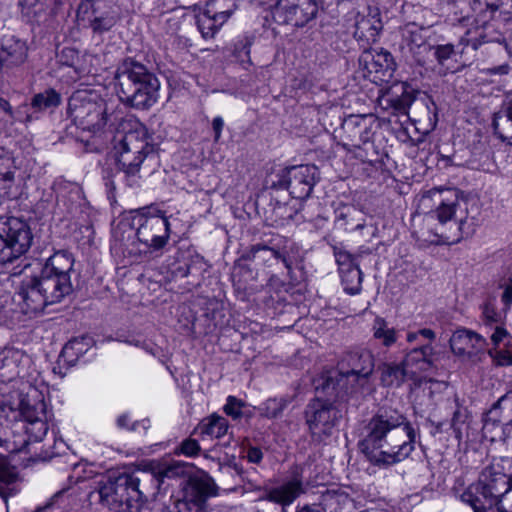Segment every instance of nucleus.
I'll return each mask as SVG.
<instances>
[{
	"label": "nucleus",
	"instance_id": "obj_34",
	"mask_svg": "<svg viewBox=\"0 0 512 512\" xmlns=\"http://www.w3.org/2000/svg\"><path fill=\"white\" fill-rule=\"evenodd\" d=\"M228 421L219 415H212L209 418L204 419L198 429L201 435H206L211 438H221L228 431Z\"/></svg>",
	"mask_w": 512,
	"mask_h": 512
},
{
	"label": "nucleus",
	"instance_id": "obj_35",
	"mask_svg": "<svg viewBox=\"0 0 512 512\" xmlns=\"http://www.w3.org/2000/svg\"><path fill=\"white\" fill-rule=\"evenodd\" d=\"M247 258L249 260H258L264 263L269 262L270 260H281L285 267L290 270L291 269V261H289L285 256H283L279 251L270 248L266 245L256 244L253 245L248 252Z\"/></svg>",
	"mask_w": 512,
	"mask_h": 512
},
{
	"label": "nucleus",
	"instance_id": "obj_3",
	"mask_svg": "<svg viewBox=\"0 0 512 512\" xmlns=\"http://www.w3.org/2000/svg\"><path fill=\"white\" fill-rule=\"evenodd\" d=\"M171 229L164 216H148L141 211L122 218L114 229L115 246L133 261L158 255L168 243Z\"/></svg>",
	"mask_w": 512,
	"mask_h": 512
},
{
	"label": "nucleus",
	"instance_id": "obj_62",
	"mask_svg": "<svg viewBox=\"0 0 512 512\" xmlns=\"http://www.w3.org/2000/svg\"><path fill=\"white\" fill-rule=\"evenodd\" d=\"M418 337H419V332L418 331L417 332H409L407 334V341L409 343H412V342L416 341L418 339Z\"/></svg>",
	"mask_w": 512,
	"mask_h": 512
},
{
	"label": "nucleus",
	"instance_id": "obj_33",
	"mask_svg": "<svg viewBox=\"0 0 512 512\" xmlns=\"http://www.w3.org/2000/svg\"><path fill=\"white\" fill-rule=\"evenodd\" d=\"M362 213L352 206H343L336 210V222L346 230H361L364 228Z\"/></svg>",
	"mask_w": 512,
	"mask_h": 512
},
{
	"label": "nucleus",
	"instance_id": "obj_41",
	"mask_svg": "<svg viewBox=\"0 0 512 512\" xmlns=\"http://www.w3.org/2000/svg\"><path fill=\"white\" fill-rule=\"evenodd\" d=\"M14 172L10 169L9 159L2 160L0 164V189L6 190L12 187Z\"/></svg>",
	"mask_w": 512,
	"mask_h": 512
},
{
	"label": "nucleus",
	"instance_id": "obj_51",
	"mask_svg": "<svg viewBox=\"0 0 512 512\" xmlns=\"http://www.w3.org/2000/svg\"><path fill=\"white\" fill-rule=\"evenodd\" d=\"M223 126H224V121L223 119L218 116V117H215L212 121V127H213V130H214V133H215V141H218L220 136H221V132H222V129H223Z\"/></svg>",
	"mask_w": 512,
	"mask_h": 512
},
{
	"label": "nucleus",
	"instance_id": "obj_63",
	"mask_svg": "<svg viewBox=\"0 0 512 512\" xmlns=\"http://www.w3.org/2000/svg\"><path fill=\"white\" fill-rule=\"evenodd\" d=\"M464 223H465V220L460 219V221H459V226H458V228H459V230H460V231H462Z\"/></svg>",
	"mask_w": 512,
	"mask_h": 512
},
{
	"label": "nucleus",
	"instance_id": "obj_10",
	"mask_svg": "<svg viewBox=\"0 0 512 512\" xmlns=\"http://www.w3.org/2000/svg\"><path fill=\"white\" fill-rule=\"evenodd\" d=\"M33 235L28 224L16 217L0 218V264L11 263L30 248Z\"/></svg>",
	"mask_w": 512,
	"mask_h": 512
},
{
	"label": "nucleus",
	"instance_id": "obj_46",
	"mask_svg": "<svg viewBox=\"0 0 512 512\" xmlns=\"http://www.w3.org/2000/svg\"><path fill=\"white\" fill-rule=\"evenodd\" d=\"M435 57L440 65H444L445 62L451 58L454 54V46L451 44L438 45L435 48Z\"/></svg>",
	"mask_w": 512,
	"mask_h": 512
},
{
	"label": "nucleus",
	"instance_id": "obj_52",
	"mask_svg": "<svg viewBox=\"0 0 512 512\" xmlns=\"http://www.w3.org/2000/svg\"><path fill=\"white\" fill-rule=\"evenodd\" d=\"M509 70H510L509 65L503 64V65L495 66L492 68H488L485 70V73L489 74V75H495V74L506 75V74H508Z\"/></svg>",
	"mask_w": 512,
	"mask_h": 512
},
{
	"label": "nucleus",
	"instance_id": "obj_22",
	"mask_svg": "<svg viewBox=\"0 0 512 512\" xmlns=\"http://www.w3.org/2000/svg\"><path fill=\"white\" fill-rule=\"evenodd\" d=\"M360 61L365 64L369 73L378 74L379 80L391 78L395 70L394 59L391 53L386 50L364 51Z\"/></svg>",
	"mask_w": 512,
	"mask_h": 512
},
{
	"label": "nucleus",
	"instance_id": "obj_23",
	"mask_svg": "<svg viewBox=\"0 0 512 512\" xmlns=\"http://www.w3.org/2000/svg\"><path fill=\"white\" fill-rule=\"evenodd\" d=\"M433 355L434 348L431 344L416 347L405 355L402 363L407 368L410 379L416 378L419 373L426 372L433 366Z\"/></svg>",
	"mask_w": 512,
	"mask_h": 512
},
{
	"label": "nucleus",
	"instance_id": "obj_30",
	"mask_svg": "<svg viewBox=\"0 0 512 512\" xmlns=\"http://www.w3.org/2000/svg\"><path fill=\"white\" fill-rule=\"evenodd\" d=\"M382 27L378 14L362 16L356 21L354 36L367 44L374 43L377 41Z\"/></svg>",
	"mask_w": 512,
	"mask_h": 512
},
{
	"label": "nucleus",
	"instance_id": "obj_57",
	"mask_svg": "<svg viewBox=\"0 0 512 512\" xmlns=\"http://www.w3.org/2000/svg\"><path fill=\"white\" fill-rule=\"evenodd\" d=\"M129 422H130V416L128 414H122L117 418L118 427L134 430L135 429L134 425L130 427Z\"/></svg>",
	"mask_w": 512,
	"mask_h": 512
},
{
	"label": "nucleus",
	"instance_id": "obj_49",
	"mask_svg": "<svg viewBox=\"0 0 512 512\" xmlns=\"http://www.w3.org/2000/svg\"><path fill=\"white\" fill-rule=\"evenodd\" d=\"M245 457L250 463L259 464L263 459V452L258 447L249 446L246 449Z\"/></svg>",
	"mask_w": 512,
	"mask_h": 512
},
{
	"label": "nucleus",
	"instance_id": "obj_42",
	"mask_svg": "<svg viewBox=\"0 0 512 512\" xmlns=\"http://www.w3.org/2000/svg\"><path fill=\"white\" fill-rule=\"evenodd\" d=\"M244 405V402L240 399L229 396L224 406V412L233 419H238L242 416V408Z\"/></svg>",
	"mask_w": 512,
	"mask_h": 512
},
{
	"label": "nucleus",
	"instance_id": "obj_28",
	"mask_svg": "<svg viewBox=\"0 0 512 512\" xmlns=\"http://www.w3.org/2000/svg\"><path fill=\"white\" fill-rule=\"evenodd\" d=\"M153 477L152 481L148 482L149 496L155 495L164 482V479L176 478L184 474V465L180 462H173L170 464L157 465L151 470H143Z\"/></svg>",
	"mask_w": 512,
	"mask_h": 512
},
{
	"label": "nucleus",
	"instance_id": "obj_8",
	"mask_svg": "<svg viewBox=\"0 0 512 512\" xmlns=\"http://www.w3.org/2000/svg\"><path fill=\"white\" fill-rule=\"evenodd\" d=\"M510 460L494 459L461 495V500L470 505L474 512H492L496 501L512 485V478L505 471Z\"/></svg>",
	"mask_w": 512,
	"mask_h": 512
},
{
	"label": "nucleus",
	"instance_id": "obj_18",
	"mask_svg": "<svg viewBox=\"0 0 512 512\" xmlns=\"http://www.w3.org/2000/svg\"><path fill=\"white\" fill-rule=\"evenodd\" d=\"M304 493H306V486L302 473L295 469L280 485L266 489L262 499L285 508Z\"/></svg>",
	"mask_w": 512,
	"mask_h": 512
},
{
	"label": "nucleus",
	"instance_id": "obj_38",
	"mask_svg": "<svg viewBox=\"0 0 512 512\" xmlns=\"http://www.w3.org/2000/svg\"><path fill=\"white\" fill-rule=\"evenodd\" d=\"M340 277L345 292L356 295L361 291L363 273L359 265L341 273Z\"/></svg>",
	"mask_w": 512,
	"mask_h": 512
},
{
	"label": "nucleus",
	"instance_id": "obj_4",
	"mask_svg": "<svg viewBox=\"0 0 512 512\" xmlns=\"http://www.w3.org/2000/svg\"><path fill=\"white\" fill-rule=\"evenodd\" d=\"M152 480L144 471L109 475L97 482L90 497L112 512H138L149 497L148 482Z\"/></svg>",
	"mask_w": 512,
	"mask_h": 512
},
{
	"label": "nucleus",
	"instance_id": "obj_12",
	"mask_svg": "<svg viewBox=\"0 0 512 512\" xmlns=\"http://www.w3.org/2000/svg\"><path fill=\"white\" fill-rule=\"evenodd\" d=\"M216 495L217 485L208 474L192 477L170 512H210L208 499Z\"/></svg>",
	"mask_w": 512,
	"mask_h": 512
},
{
	"label": "nucleus",
	"instance_id": "obj_48",
	"mask_svg": "<svg viewBox=\"0 0 512 512\" xmlns=\"http://www.w3.org/2000/svg\"><path fill=\"white\" fill-rule=\"evenodd\" d=\"M250 46L251 43L248 40H240L235 44L234 53L236 57L241 58L243 61V56L249 59L250 56Z\"/></svg>",
	"mask_w": 512,
	"mask_h": 512
},
{
	"label": "nucleus",
	"instance_id": "obj_53",
	"mask_svg": "<svg viewBox=\"0 0 512 512\" xmlns=\"http://www.w3.org/2000/svg\"><path fill=\"white\" fill-rule=\"evenodd\" d=\"M502 301L509 306L512 304V278L509 279V283L506 285L503 295H502Z\"/></svg>",
	"mask_w": 512,
	"mask_h": 512
},
{
	"label": "nucleus",
	"instance_id": "obj_58",
	"mask_svg": "<svg viewBox=\"0 0 512 512\" xmlns=\"http://www.w3.org/2000/svg\"><path fill=\"white\" fill-rule=\"evenodd\" d=\"M483 314L488 321H490V322L497 321V313L495 312L493 307L486 305L484 307Z\"/></svg>",
	"mask_w": 512,
	"mask_h": 512
},
{
	"label": "nucleus",
	"instance_id": "obj_11",
	"mask_svg": "<svg viewBox=\"0 0 512 512\" xmlns=\"http://www.w3.org/2000/svg\"><path fill=\"white\" fill-rule=\"evenodd\" d=\"M319 9V0H277L271 14L279 25L303 29L315 23Z\"/></svg>",
	"mask_w": 512,
	"mask_h": 512
},
{
	"label": "nucleus",
	"instance_id": "obj_32",
	"mask_svg": "<svg viewBox=\"0 0 512 512\" xmlns=\"http://www.w3.org/2000/svg\"><path fill=\"white\" fill-rule=\"evenodd\" d=\"M371 331L372 339L385 348H390L398 339L396 329L390 327L388 322L382 317L375 318Z\"/></svg>",
	"mask_w": 512,
	"mask_h": 512
},
{
	"label": "nucleus",
	"instance_id": "obj_15",
	"mask_svg": "<svg viewBox=\"0 0 512 512\" xmlns=\"http://www.w3.org/2000/svg\"><path fill=\"white\" fill-rule=\"evenodd\" d=\"M318 179V169L314 165L292 166L284 171L279 181L296 199H306L310 196Z\"/></svg>",
	"mask_w": 512,
	"mask_h": 512
},
{
	"label": "nucleus",
	"instance_id": "obj_13",
	"mask_svg": "<svg viewBox=\"0 0 512 512\" xmlns=\"http://www.w3.org/2000/svg\"><path fill=\"white\" fill-rule=\"evenodd\" d=\"M375 120L371 115H349L341 123L339 129L335 130L340 144L347 151L360 149L369 143L374 135Z\"/></svg>",
	"mask_w": 512,
	"mask_h": 512
},
{
	"label": "nucleus",
	"instance_id": "obj_7",
	"mask_svg": "<svg viewBox=\"0 0 512 512\" xmlns=\"http://www.w3.org/2000/svg\"><path fill=\"white\" fill-rule=\"evenodd\" d=\"M115 79L123 103L136 109H148L157 102L160 83L143 64L131 59L123 61Z\"/></svg>",
	"mask_w": 512,
	"mask_h": 512
},
{
	"label": "nucleus",
	"instance_id": "obj_26",
	"mask_svg": "<svg viewBox=\"0 0 512 512\" xmlns=\"http://www.w3.org/2000/svg\"><path fill=\"white\" fill-rule=\"evenodd\" d=\"M452 5L453 12L459 16V20H467L475 14H481L485 9L491 10V13L496 12L500 5L491 2V0H448Z\"/></svg>",
	"mask_w": 512,
	"mask_h": 512
},
{
	"label": "nucleus",
	"instance_id": "obj_29",
	"mask_svg": "<svg viewBox=\"0 0 512 512\" xmlns=\"http://www.w3.org/2000/svg\"><path fill=\"white\" fill-rule=\"evenodd\" d=\"M18 481L19 474L16 467L11 465L7 456L0 454V496L4 500L19 491L16 486Z\"/></svg>",
	"mask_w": 512,
	"mask_h": 512
},
{
	"label": "nucleus",
	"instance_id": "obj_24",
	"mask_svg": "<svg viewBox=\"0 0 512 512\" xmlns=\"http://www.w3.org/2000/svg\"><path fill=\"white\" fill-rule=\"evenodd\" d=\"M26 358L24 352L19 349L5 348L0 351V382L20 380V366Z\"/></svg>",
	"mask_w": 512,
	"mask_h": 512
},
{
	"label": "nucleus",
	"instance_id": "obj_14",
	"mask_svg": "<svg viewBox=\"0 0 512 512\" xmlns=\"http://www.w3.org/2000/svg\"><path fill=\"white\" fill-rule=\"evenodd\" d=\"M340 411L331 403L320 399L312 400L306 407L305 420L313 439L321 441L329 436L332 428L341 418Z\"/></svg>",
	"mask_w": 512,
	"mask_h": 512
},
{
	"label": "nucleus",
	"instance_id": "obj_37",
	"mask_svg": "<svg viewBox=\"0 0 512 512\" xmlns=\"http://www.w3.org/2000/svg\"><path fill=\"white\" fill-rule=\"evenodd\" d=\"M61 103V95L54 89H46L45 91L35 94L31 101V106L36 110L42 111L55 108Z\"/></svg>",
	"mask_w": 512,
	"mask_h": 512
},
{
	"label": "nucleus",
	"instance_id": "obj_31",
	"mask_svg": "<svg viewBox=\"0 0 512 512\" xmlns=\"http://www.w3.org/2000/svg\"><path fill=\"white\" fill-rule=\"evenodd\" d=\"M437 194L439 195V204L432 215L436 217L439 223L445 224L452 220L456 213L459 205L457 195L453 190H447L445 193L437 192Z\"/></svg>",
	"mask_w": 512,
	"mask_h": 512
},
{
	"label": "nucleus",
	"instance_id": "obj_16",
	"mask_svg": "<svg viewBox=\"0 0 512 512\" xmlns=\"http://www.w3.org/2000/svg\"><path fill=\"white\" fill-rule=\"evenodd\" d=\"M3 396V405L8 406L11 411H19L24 415V410L33 405L35 399H44L42 393L28 381L17 380L4 383L0 388Z\"/></svg>",
	"mask_w": 512,
	"mask_h": 512
},
{
	"label": "nucleus",
	"instance_id": "obj_40",
	"mask_svg": "<svg viewBox=\"0 0 512 512\" xmlns=\"http://www.w3.org/2000/svg\"><path fill=\"white\" fill-rule=\"evenodd\" d=\"M334 255L339 267V274L359 265V255H352L344 250H335Z\"/></svg>",
	"mask_w": 512,
	"mask_h": 512
},
{
	"label": "nucleus",
	"instance_id": "obj_1",
	"mask_svg": "<svg viewBox=\"0 0 512 512\" xmlns=\"http://www.w3.org/2000/svg\"><path fill=\"white\" fill-rule=\"evenodd\" d=\"M416 431L406 416L381 408L363 429L360 451L374 465L388 467L408 458L415 449Z\"/></svg>",
	"mask_w": 512,
	"mask_h": 512
},
{
	"label": "nucleus",
	"instance_id": "obj_19",
	"mask_svg": "<svg viewBox=\"0 0 512 512\" xmlns=\"http://www.w3.org/2000/svg\"><path fill=\"white\" fill-rule=\"evenodd\" d=\"M46 404L44 399H35L32 406L24 410V419L27 422L25 431L29 441L39 442L48 432V425L45 418Z\"/></svg>",
	"mask_w": 512,
	"mask_h": 512
},
{
	"label": "nucleus",
	"instance_id": "obj_55",
	"mask_svg": "<svg viewBox=\"0 0 512 512\" xmlns=\"http://www.w3.org/2000/svg\"><path fill=\"white\" fill-rule=\"evenodd\" d=\"M7 114L10 117H13V112L10 104L5 100L0 98V121L3 120V116Z\"/></svg>",
	"mask_w": 512,
	"mask_h": 512
},
{
	"label": "nucleus",
	"instance_id": "obj_9",
	"mask_svg": "<svg viewBox=\"0 0 512 512\" xmlns=\"http://www.w3.org/2000/svg\"><path fill=\"white\" fill-rule=\"evenodd\" d=\"M115 109L90 90L75 91L68 102V114L75 125L94 134L105 132L111 126L112 114Z\"/></svg>",
	"mask_w": 512,
	"mask_h": 512
},
{
	"label": "nucleus",
	"instance_id": "obj_59",
	"mask_svg": "<svg viewBox=\"0 0 512 512\" xmlns=\"http://www.w3.org/2000/svg\"><path fill=\"white\" fill-rule=\"evenodd\" d=\"M462 413L460 410H456L453 414L452 420H451V427L454 429V431H459L460 428L458 427V423L462 421Z\"/></svg>",
	"mask_w": 512,
	"mask_h": 512
},
{
	"label": "nucleus",
	"instance_id": "obj_27",
	"mask_svg": "<svg viewBox=\"0 0 512 512\" xmlns=\"http://www.w3.org/2000/svg\"><path fill=\"white\" fill-rule=\"evenodd\" d=\"M377 371L380 374V383L384 387L399 388L403 383L410 379L407 368L402 361L383 362L378 365Z\"/></svg>",
	"mask_w": 512,
	"mask_h": 512
},
{
	"label": "nucleus",
	"instance_id": "obj_61",
	"mask_svg": "<svg viewBox=\"0 0 512 512\" xmlns=\"http://www.w3.org/2000/svg\"><path fill=\"white\" fill-rule=\"evenodd\" d=\"M62 495H63V492H62V491H60V492L56 493V494L53 496L52 501H51L50 503H48V504H47L45 507H43L42 509H43V510L49 509V508L54 504V502H55L56 500H58L60 497H62Z\"/></svg>",
	"mask_w": 512,
	"mask_h": 512
},
{
	"label": "nucleus",
	"instance_id": "obj_56",
	"mask_svg": "<svg viewBox=\"0 0 512 512\" xmlns=\"http://www.w3.org/2000/svg\"><path fill=\"white\" fill-rule=\"evenodd\" d=\"M70 58L71 59V62L66 60L64 63L67 64V65H73V61L75 58H77V53L75 52L74 49L72 48H64L62 50V53H61V59L62 58Z\"/></svg>",
	"mask_w": 512,
	"mask_h": 512
},
{
	"label": "nucleus",
	"instance_id": "obj_64",
	"mask_svg": "<svg viewBox=\"0 0 512 512\" xmlns=\"http://www.w3.org/2000/svg\"><path fill=\"white\" fill-rule=\"evenodd\" d=\"M74 343L71 342L69 345H66L64 350L67 351L69 348H73Z\"/></svg>",
	"mask_w": 512,
	"mask_h": 512
},
{
	"label": "nucleus",
	"instance_id": "obj_5",
	"mask_svg": "<svg viewBox=\"0 0 512 512\" xmlns=\"http://www.w3.org/2000/svg\"><path fill=\"white\" fill-rule=\"evenodd\" d=\"M374 356L367 349L349 351L338 363L337 370L323 377L321 390L331 397L341 398L368 386L374 371Z\"/></svg>",
	"mask_w": 512,
	"mask_h": 512
},
{
	"label": "nucleus",
	"instance_id": "obj_6",
	"mask_svg": "<svg viewBox=\"0 0 512 512\" xmlns=\"http://www.w3.org/2000/svg\"><path fill=\"white\" fill-rule=\"evenodd\" d=\"M121 125L123 134L115 146L119 176L127 186L136 188L140 186V166L146 158L155 157V149L144 125L136 121H125Z\"/></svg>",
	"mask_w": 512,
	"mask_h": 512
},
{
	"label": "nucleus",
	"instance_id": "obj_50",
	"mask_svg": "<svg viewBox=\"0 0 512 512\" xmlns=\"http://www.w3.org/2000/svg\"><path fill=\"white\" fill-rule=\"evenodd\" d=\"M507 336L508 332L504 328L496 327L494 333L491 336V340L494 345H498Z\"/></svg>",
	"mask_w": 512,
	"mask_h": 512
},
{
	"label": "nucleus",
	"instance_id": "obj_21",
	"mask_svg": "<svg viewBox=\"0 0 512 512\" xmlns=\"http://www.w3.org/2000/svg\"><path fill=\"white\" fill-rule=\"evenodd\" d=\"M27 56L28 46L24 40L14 35L3 36L0 47L1 67L19 66L26 61Z\"/></svg>",
	"mask_w": 512,
	"mask_h": 512
},
{
	"label": "nucleus",
	"instance_id": "obj_39",
	"mask_svg": "<svg viewBox=\"0 0 512 512\" xmlns=\"http://www.w3.org/2000/svg\"><path fill=\"white\" fill-rule=\"evenodd\" d=\"M289 402L290 399L288 398H270L263 403L261 408V415L269 419L278 418L281 416Z\"/></svg>",
	"mask_w": 512,
	"mask_h": 512
},
{
	"label": "nucleus",
	"instance_id": "obj_47",
	"mask_svg": "<svg viewBox=\"0 0 512 512\" xmlns=\"http://www.w3.org/2000/svg\"><path fill=\"white\" fill-rule=\"evenodd\" d=\"M87 466V463L82 461L74 464L72 468V475L70 476V478H74L75 482H79L85 480L86 478H89L92 471H87Z\"/></svg>",
	"mask_w": 512,
	"mask_h": 512
},
{
	"label": "nucleus",
	"instance_id": "obj_2",
	"mask_svg": "<svg viewBox=\"0 0 512 512\" xmlns=\"http://www.w3.org/2000/svg\"><path fill=\"white\" fill-rule=\"evenodd\" d=\"M35 266L38 272L26 277L17 293L18 303L25 314H35L46 306L61 302L73 291L71 273L74 258L67 251H58L44 263L36 260L26 262L23 271Z\"/></svg>",
	"mask_w": 512,
	"mask_h": 512
},
{
	"label": "nucleus",
	"instance_id": "obj_54",
	"mask_svg": "<svg viewBox=\"0 0 512 512\" xmlns=\"http://www.w3.org/2000/svg\"><path fill=\"white\" fill-rule=\"evenodd\" d=\"M92 27H93L94 31L102 32V31L108 30L111 27V23L105 22L102 19L96 18L92 23Z\"/></svg>",
	"mask_w": 512,
	"mask_h": 512
},
{
	"label": "nucleus",
	"instance_id": "obj_17",
	"mask_svg": "<svg viewBox=\"0 0 512 512\" xmlns=\"http://www.w3.org/2000/svg\"><path fill=\"white\" fill-rule=\"evenodd\" d=\"M450 347L455 355L477 363L484 355L486 340L481 335L462 328L451 336Z\"/></svg>",
	"mask_w": 512,
	"mask_h": 512
},
{
	"label": "nucleus",
	"instance_id": "obj_25",
	"mask_svg": "<svg viewBox=\"0 0 512 512\" xmlns=\"http://www.w3.org/2000/svg\"><path fill=\"white\" fill-rule=\"evenodd\" d=\"M492 126L498 138L512 146V97H506L494 113Z\"/></svg>",
	"mask_w": 512,
	"mask_h": 512
},
{
	"label": "nucleus",
	"instance_id": "obj_45",
	"mask_svg": "<svg viewBox=\"0 0 512 512\" xmlns=\"http://www.w3.org/2000/svg\"><path fill=\"white\" fill-rule=\"evenodd\" d=\"M488 354L498 366L512 365V355L506 350H489Z\"/></svg>",
	"mask_w": 512,
	"mask_h": 512
},
{
	"label": "nucleus",
	"instance_id": "obj_43",
	"mask_svg": "<svg viewBox=\"0 0 512 512\" xmlns=\"http://www.w3.org/2000/svg\"><path fill=\"white\" fill-rule=\"evenodd\" d=\"M200 451V445L197 440L187 438L181 442L180 446L176 449V453L183 454L188 457L196 456Z\"/></svg>",
	"mask_w": 512,
	"mask_h": 512
},
{
	"label": "nucleus",
	"instance_id": "obj_36",
	"mask_svg": "<svg viewBox=\"0 0 512 512\" xmlns=\"http://www.w3.org/2000/svg\"><path fill=\"white\" fill-rule=\"evenodd\" d=\"M425 30L416 26L415 24L408 25L405 29L404 39L409 49L413 53H420V50H427L430 48L424 35Z\"/></svg>",
	"mask_w": 512,
	"mask_h": 512
},
{
	"label": "nucleus",
	"instance_id": "obj_44",
	"mask_svg": "<svg viewBox=\"0 0 512 512\" xmlns=\"http://www.w3.org/2000/svg\"><path fill=\"white\" fill-rule=\"evenodd\" d=\"M495 507L498 512H512V485L496 501Z\"/></svg>",
	"mask_w": 512,
	"mask_h": 512
},
{
	"label": "nucleus",
	"instance_id": "obj_60",
	"mask_svg": "<svg viewBox=\"0 0 512 512\" xmlns=\"http://www.w3.org/2000/svg\"><path fill=\"white\" fill-rule=\"evenodd\" d=\"M418 332H419V336H421L429 341H433L436 338V334L432 329L423 328V329H420Z\"/></svg>",
	"mask_w": 512,
	"mask_h": 512
},
{
	"label": "nucleus",
	"instance_id": "obj_20",
	"mask_svg": "<svg viewBox=\"0 0 512 512\" xmlns=\"http://www.w3.org/2000/svg\"><path fill=\"white\" fill-rule=\"evenodd\" d=\"M504 425L512 426V390L501 396L486 413L483 429L492 432Z\"/></svg>",
	"mask_w": 512,
	"mask_h": 512
}]
</instances>
